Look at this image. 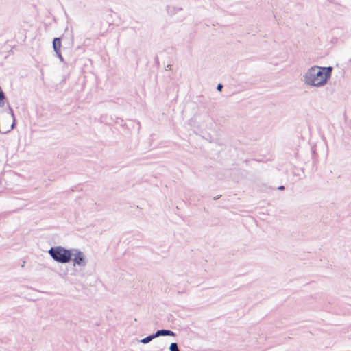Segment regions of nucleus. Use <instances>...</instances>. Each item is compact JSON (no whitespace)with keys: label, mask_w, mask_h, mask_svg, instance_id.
Instances as JSON below:
<instances>
[{"label":"nucleus","mask_w":351,"mask_h":351,"mask_svg":"<svg viewBox=\"0 0 351 351\" xmlns=\"http://www.w3.org/2000/svg\"><path fill=\"white\" fill-rule=\"evenodd\" d=\"M175 333L170 330L166 329H162L157 330L154 334L152 335L154 339L157 338L160 336H175Z\"/></svg>","instance_id":"obj_4"},{"label":"nucleus","mask_w":351,"mask_h":351,"mask_svg":"<svg viewBox=\"0 0 351 351\" xmlns=\"http://www.w3.org/2000/svg\"><path fill=\"white\" fill-rule=\"evenodd\" d=\"M279 189H280V190H282V189H284V186H280V187H279Z\"/></svg>","instance_id":"obj_12"},{"label":"nucleus","mask_w":351,"mask_h":351,"mask_svg":"<svg viewBox=\"0 0 351 351\" xmlns=\"http://www.w3.org/2000/svg\"><path fill=\"white\" fill-rule=\"evenodd\" d=\"M181 10V8H178L171 5L167 6V12L168 14L171 16L176 14L178 12H179Z\"/></svg>","instance_id":"obj_6"},{"label":"nucleus","mask_w":351,"mask_h":351,"mask_svg":"<svg viewBox=\"0 0 351 351\" xmlns=\"http://www.w3.org/2000/svg\"><path fill=\"white\" fill-rule=\"evenodd\" d=\"M332 71V66H312L304 73L302 81L308 87L322 88L330 79Z\"/></svg>","instance_id":"obj_1"},{"label":"nucleus","mask_w":351,"mask_h":351,"mask_svg":"<svg viewBox=\"0 0 351 351\" xmlns=\"http://www.w3.org/2000/svg\"><path fill=\"white\" fill-rule=\"evenodd\" d=\"M53 48L55 52L60 51L61 40L60 38H55L53 39Z\"/></svg>","instance_id":"obj_5"},{"label":"nucleus","mask_w":351,"mask_h":351,"mask_svg":"<svg viewBox=\"0 0 351 351\" xmlns=\"http://www.w3.org/2000/svg\"><path fill=\"white\" fill-rule=\"evenodd\" d=\"M153 339H154V337H152V335L147 336V337L142 339L141 340H140V342L143 344H147V343H149Z\"/></svg>","instance_id":"obj_7"},{"label":"nucleus","mask_w":351,"mask_h":351,"mask_svg":"<svg viewBox=\"0 0 351 351\" xmlns=\"http://www.w3.org/2000/svg\"><path fill=\"white\" fill-rule=\"evenodd\" d=\"M72 258L73 267L84 268L87 265L88 260L85 254L79 249H72Z\"/></svg>","instance_id":"obj_3"},{"label":"nucleus","mask_w":351,"mask_h":351,"mask_svg":"<svg viewBox=\"0 0 351 351\" xmlns=\"http://www.w3.org/2000/svg\"><path fill=\"white\" fill-rule=\"evenodd\" d=\"M169 351H180L177 343H171L169 346Z\"/></svg>","instance_id":"obj_8"},{"label":"nucleus","mask_w":351,"mask_h":351,"mask_svg":"<svg viewBox=\"0 0 351 351\" xmlns=\"http://www.w3.org/2000/svg\"><path fill=\"white\" fill-rule=\"evenodd\" d=\"M56 56L58 57V58L60 59V60L61 62H64V58L60 53V51H58V52H56Z\"/></svg>","instance_id":"obj_9"},{"label":"nucleus","mask_w":351,"mask_h":351,"mask_svg":"<svg viewBox=\"0 0 351 351\" xmlns=\"http://www.w3.org/2000/svg\"><path fill=\"white\" fill-rule=\"evenodd\" d=\"M11 110V115H12V119H13V123H12V124L11 125V129H13L14 127V113H13L12 110Z\"/></svg>","instance_id":"obj_10"},{"label":"nucleus","mask_w":351,"mask_h":351,"mask_svg":"<svg viewBox=\"0 0 351 351\" xmlns=\"http://www.w3.org/2000/svg\"><path fill=\"white\" fill-rule=\"evenodd\" d=\"M223 88V85L221 84H219L217 86V90L221 91Z\"/></svg>","instance_id":"obj_11"},{"label":"nucleus","mask_w":351,"mask_h":351,"mask_svg":"<svg viewBox=\"0 0 351 351\" xmlns=\"http://www.w3.org/2000/svg\"><path fill=\"white\" fill-rule=\"evenodd\" d=\"M48 253L55 261L60 263H68L72 258V249L68 250L60 245L51 247Z\"/></svg>","instance_id":"obj_2"}]
</instances>
